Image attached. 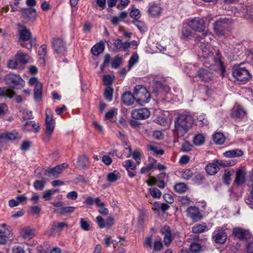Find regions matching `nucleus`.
Instances as JSON below:
<instances>
[{
  "label": "nucleus",
  "instance_id": "53",
  "mask_svg": "<svg viewBox=\"0 0 253 253\" xmlns=\"http://www.w3.org/2000/svg\"><path fill=\"white\" fill-rule=\"evenodd\" d=\"M57 190H49L44 191L43 193L42 198L46 201H49L51 199V196L54 194Z\"/></svg>",
  "mask_w": 253,
  "mask_h": 253
},
{
  "label": "nucleus",
  "instance_id": "45",
  "mask_svg": "<svg viewBox=\"0 0 253 253\" xmlns=\"http://www.w3.org/2000/svg\"><path fill=\"white\" fill-rule=\"evenodd\" d=\"M207 228L205 224H198L192 227V232L194 233H200L204 232Z\"/></svg>",
  "mask_w": 253,
  "mask_h": 253
},
{
  "label": "nucleus",
  "instance_id": "4",
  "mask_svg": "<svg viewBox=\"0 0 253 253\" xmlns=\"http://www.w3.org/2000/svg\"><path fill=\"white\" fill-rule=\"evenodd\" d=\"M45 128L42 139L45 142H48L51 137V135L55 127V122L53 120L52 113L50 109H46L45 111Z\"/></svg>",
  "mask_w": 253,
  "mask_h": 253
},
{
  "label": "nucleus",
  "instance_id": "46",
  "mask_svg": "<svg viewBox=\"0 0 253 253\" xmlns=\"http://www.w3.org/2000/svg\"><path fill=\"white\" fill-rule=\"evenodd\" d=\"M193 175V173L190 169H186L181 171V177L186 180L189 179Z\"/></svg>",
  "mask_w": 253,
  "mask_h": 253
},
{
  "label": "nucleus",
  "instance_id": "58",
  "mask_svg": "<svg viewBox=\"0 0 253 253\" xmlns=\"http://www.w3.org/2000/svg\"><path fill=\"white\" fill-rule=\"evenodd\" d=\"M193 145L188 141H184L181 145V150L183 152H188L192 150Z\"/></svg>",
  "mask_w": 253,
  "mask_h": 253
},
{
  "label": "nucleus",
  "instance_id": "13",
  "mask_svg": "<svg viewBox=\"0 0 253 253\" xmlns=\"http://www.w3.org/2000/svg\"><path fill=\"white\" fill-rule=\"evenodd\" d=\"M187 215L194 221H198L202 219V215L199 209L195 206H191L186 210Z\"/></svg>",
  "mask_w": 253,
  "mask_h": 253
},
{
  "label": "nucleus",
  "instance_id": "22",
  "mask_svg": "<svg viewBox=\"0 0 253 253\" xmlns=\"http://www.w3.org/2000/svg\"><path fill=\"white\" fill-rule=\"evenodd\" d=\"M15 58L21 64H26L30 59L29 56L26 53H23L20 50L17 51Z\"/></svg>",
  "mask_w": 253,
  "mask_h": 253
},
{
  "label": "nucleus",
  "instance_id": "61",
  "mask_svg": "<svg viewBox=\"0 0 253 253\" xmlns=\"http://www.w3.org/2000/svg\"><path fill=\"white\" fill-rule=\"evenodd\" d=\"M130 16L134 20H138L140 17V11L138 9L134 8L130 12Z\"/></svg>",
  "mask_w": 253,
  "mask_h": 253
},
{
  "label": "nucleus",
  "instance_id": "57",
  "mask_svg": "<svg viewBox=\"0 0 253 253\" xmlns=\"http://www.w3.org/2000/svg\"><path fill=\"white\" fill-rule=\"evenodd\" d=\"M182 34L183 37L187 39H190L194 36L193 33L191 31L187 28H183L182 30Z\"/></svg>",
  "mask_w": 253,
  "mask_h": 253
},
{
  "label": "nucleus",
  "instance_id": "40",
  "mask_svg": "<svg viewBox=\"0 0 253 253\" xmlns=\"http://www.w3.org/2000/svg\"><path fill=\"white\" fill-rule=\"evenodd\" d=\"M0 235L7 237H10L11 235L10 230L6 227L4 223L0 225Z\"/></svg>",
  "mask_w": 253,
  "mask_h": 253
},
{
  "label": "nucleus",
  "instance_id": "16",
  "mask_svg": "<svg viewBox=\"0 0 253 253\" xmlns=\"http://www.w3.org/2000/svg\"><path fill=\"white\" fill-rule=\"evenodd\" d=\"M246 171L243 169H239L236 173L234 183L237 186L242 185L246 181Z\"/></svg>",
  "mask_w": 253,
  "mask_h": 253
},
{
  "label": "nucleus",
  "instance_id": "29",
  "mask_svg": "<svg viewBox=\"0 0 253 253\" xmlns=\"http://www.w3.org/2000/svg\"><path fill=\"white\" fill-rule=\"evenodd\" d=\"M148 12L152 16H159L161 13L162 8L158 4H155L151 5L148 10Z\"/></svg>",
  "mask_w": 253,
  "mask_h": 253
},
{
  "label": "nucleus",
  "instance_id": "37",
  "mask_svg": "<svg viewBox=\"0 0 253 253\" xmlns=\"http://www.w3.org/2000/svg\"><path fill=\"white\" fill-rule=\"evenodd\" d=\"M175 191L178 193H183L187 190V186L183 182L176 183L174 187Z\"/></svg>",
  "mask_w": 253,
  "mask_h": 253
},
{
  "label": "nucleus",
  "instance_id": "55",
  "mask_svg": "<svg viewBox=\"0 0 253 253\" xmlns=\"http://www.w3.org/2000/svg\"><path fill=\"white\" fill-rule=\"evenodd\" d=\"M132 23L140 31H144L146 30L145 25L143 22L138 20H134Z\"/></svg>",
  "mask_w": 253,
  "mask_h": 253
},
{
  "label": "nucleus",
  "instance_id": "20",
  "mask_svg": "<svg viewBox=\"0 0 253 253\" xmlns=\"http://www.w3.org/2000/svg\"><path fill=\"white\" fill-rule=\"evenodd\" d=\"M213 62L214 64L219 67L221 76L222 77H224L226 72L225 69L221 60V56L218 52L216 53V57L213 58Z\"/></svg>",
  "mask_w": 253,
  "mask_h": 253
},
{
  "label": "nucleus",
  "instance_id": "54",
  "mask_svg": "<svg viewBox=\"0 0 253 253\" xmlns=\"http://www.w3.org/2000/svg\"><path fill=\"white\" fill-rule=\"evenodd\" d=\"M197 120L199 122V125L201 126H207L209 124L208 121L204 115H200L198 116L197 117Z\"/></svg>",
  "mask_w": 253,
  "mask_h": 253
},
{
  "label": "nucleus",
  "instance_id": "5",
  "mask_svg": "<svg viewBox=\"0 0 253 253\" xmlns=\"http://www.w3.org/2000/svg\"><path fill=\"white\" fill-rule=\"evenodd\" d=\"M134 90L136 101L138 104L143 105L148 102L150 94L145 87L138 85L135 87Z\"/></svg>",
  "mask_w": 253,
  "mask_h": 253
},
{
  "label": "nucleus",
  "instance_id": "7",
  "mask_svg": "<svg viewBox=\"0 0 253 253\" xmlns=\"http://www.w3.org/2000/svg\"><path fill=\"white\" fill-rule=\"evenodd\" d=\"M188 25L194 31L199 32H205V23L204 19L196 17L188 22Z\"/></svg>",
  "mask_w": 253,
  "mask_h": 253
},
{
  "label": "nucleus",
  "instance_id": "30",
  "mask_svg": "<svg viewBox=\"0 0 253 253\" xmlns=\"http://www.w3.org/2000/svg\"><path fill=\"white\" fill-rule=\"evenodd\" d=\"M65 227H67V224L64 222H54L51 227V232L59 233Z\"/></svg>",
  "mask_w": 253,
  "mask_h": 253
},
{
  "label": "nucleus",
  "instance_id": "23",
  "mask_svg": "<svg viewBox=\"0 0 253 253\" xmlns=\"http://www.w3.org/2000/svg\"><path fill=\"white\" fill-rule=\"evenodd\" d=\"M77 165L79 167L83 169L87 168L89 165L88 158L84 155L80 156L78 157Z\"/></svg>",
  "mask_w": 253,
  "mask_h": 253
},
{
  "label": "nucleus",
  "instance_id": "9",
  "mask_svg": "<svg viewBox=\"0 0 253 253\" xmlns=\"http://www.w3.org/2000/svg\"><path fill=\"white\" fill-rule=\"evenodd\" d=\"M220 166H226L221 160H216L208 164L205 169L207 173L210 175L215 174L219 170Z\"/></svg>",
  "mask_w": 253,
  "mask_h": 253
},
{
  "label": "nucleus",
  "instance_id": "50",
  "mask_svg": "<svg viewBox=\"0 0 253 253\" xmlns=\"http://www.w3.org/2000/svg\"><path fill=\"white\" fill-rule=\"evenodd\" d=\"M118 110L116 108H113L108 111L105 115V119L111 120L117 114Z\"/></svg>",
  "mask_w": 253,
  "mask_h": 253
},
{
  "label": "nucleus",
  "instance_id": "35",
  "mask_svg": "<svg viewBox=\"0 0 253 253\" xmlns=\"http://www.w3.org/2000/svg\"><path fill=\"white\" fill-rule=\"evenodd\" d=\"M214 142L219 145L223 144L225 141V137L221 132L215 133L212 136Z\"/></svg>",
  "mask_w": 253,
  "mask_h": 253
},
{
  "label": "nucleus",
  "instance_id": "10",
  "mask_svg": "<svg viewBox=\"0 0 253 253\" xmlns=\"http://www.w3.org/2000/svg\"><path fill=\"white\" fill-rule=\"evenodd\" d=\"M213 239L216 243H224L227 239L225 230L222 228L217 227L213 233Z\"/></svg>",
  "mask_w": 253,
  "mask_h": 253
},
{
  "label": "nucleus",
  "instance_id": "31",
  "mask_svg": "<svg viewBox=\"0 0 253 253\" xmlns=\"http://www.w3.org/2000/svg\"><path fill=\"white\" fill-rule=\"evenodd\" d=\"M42 84H38L34 89V99L36 101H39L42 97Z\"/></svg>",
  "mask_w": 253,
  "mask_h": 253
},
{
  "label": "nucleus",
  "instance_id": "11",
  "mask_svg": "<svg viewBox=\"0 0 253 253\" xmlns=\"http://www.w3.org/2000/svg\"><path fill=\"white\" fill-rule=\"evenodd\" d=\"M68 166L67 163H63L52 169L45 170V174L48 176L57 177Z\"/></svg>",
  "mask_w": 253,
  "mask_h": 253
},
{
  "label": "nucleus",
  "instance_id": "36",
  "mask_svg": "<svg viewBox=\"0 0 253 253\" xmlns=\"http://www.w3.org/2000/svg\"><path fill=\"white\" fill-rule=\"evenodd\" d=\"M38 53L40 60L44 64V57L47 53L46 45L45 44L42 45L39 48Z\"/></svg>",
  "mask_w": 253,
  "mask_h": 253
},
{
  "label": "nucleus",
  "instance_id": "63",
  "mask_svg": "<svg viewBox=\"0 0 253 253\" xmlns=\"http://www.w3.org/2000/svg\"><path fill=\"white\" fill-rule=\"evenodd\" d=\"M113 79L110 75H105L103 78V81L104 85L107 86L112 84Z\"/></svg>",
  "mask_w": 253,
  "mask_h": 253
},
{
  "label": "nucleus",
  "instance_id": "56",
  "mask_svg": "<svg viewBox=\"0 0 253 253\" xmlns=\"http://www.w3.org/2000/svg\"><path fill=\"white\" fill-rule=\"evenodd\" d=\"M36 44V39H34L33 40H30L28 43H26L25 42H22L20 43L21 45L23 47L27 48L28 49H31L33 46H35Z\"/></svg>",
  "mask_w": 253,
  "mask_h": 253
},
{
  "label": "nucleus",
  "instance_id": "8",
  "mask_svg": "<svg viewBox=\"0 0 253 253\" xmlns=\"http://www.w3.org/2000/svg\"><path fill=\"white\" fill-rule=\"evenodd\" d=\"M228 22V20L226 18H220L217 20L214 24L213 29L217 35L220 37L224 36V30Z\"/></svg>",
  "mask_w": 253,
  "mask_h": 253
},
{
  "label": "nucleus",
  "instance_id": "52",
  "mask_svg": "<svg viewBox=\"0 0 253 253\" xmlns=\"http://www.w3.org/2000/svg\"><path fill=\"white\" fill-rule=\"evenodd\" d=\"M123 59L121 57L117 56L114 58L112 62V67L117 69L122 63Z\"/></svg>",
  "mask_w": 253,
  "mask_h": 253
},
{
  "label": "nucleus",
  "instance_id": "2",
  "mask_svg": "<svg viewBox=\"0 0 253 253\" xmlns=\"http://www.w3.org/2000/svg\"><path fill=\"white\" fill-rule=\"evenodd\" d=\"M213 36L211 33L206 32L202 33L200 36L199 41L201 42L200 49L201 50V57L203 58H209L212 56L215 50L213 47L209 44Z\"/></svg>",
  "mask_w": 253,
  "mask_h": 253
},
{
  "label": "nucleus",
  "instance_id": "47",
  "mask_svg": "<svg viewBox=\"0 0 253 253\" xmlns=\"http://www.w3.org/2000/svg\"><path fill=\"white\" fill-rule=\"evenodd\" d=\"M46 182L43 180H36L34 183V187L37 190H43L45 185Z\"/></svg>",
  "mask_w": 253,
  "mask_h": 253
},
{
  "label": "nucleus",
  "instance_id": "1",
  "mask_svg": "<svg viewBox=\"0 0 253 253\" xmlns=\"http://www.w3.org/2000/svg\"><path fill=\"white\" fill-rule=\"evenodd\" d=\"M193 120L188 113L179 114L174 120V134L177 137L183 136L192 127Z\"/></svg>",
  "mask_w": 253,
  "mask_h": 253
},
{
  "label": "nucleus",
  "instance_id": "14",
  "mask_svg": "<svg viewBox=\"0 0 253 253\" xmlns=\"http://www.w3.org/2000/svg\"><path fill=\"white\" fill-rule=\"evenodd\" d=\"M20 138L21 136L19 133L16 131L3 132L0 134V142L6 140H14Z\"/></svg>",
  "mask_w": 253,
  "mask_h": 253
},
{
  "label": "nucleus",
  "instance_id": "48",
  "mask_svg": "<svg viewBox=\"0 0 253 253\" xmlns=\"http://www.w3.org/2000/svg\"><path fill=\"white\" fill-rule=\"evenodd\" d=\"M123 165L124 167L126 169V170L128 169H135L136 168V164L134 163L133 161L130 160H128L125 161Z\"/></svg>",
  "mask_w": 253,
  "mask_h": 253
},
{
  "label": "nucleus",
  "instance_id": "33",
  "mask_svg": "<svg viewBox=\"0 0 253 253\" xmlns=\"http://www.w3.org/2000/svg\"><path fill=\"white\" fill-rule=\"evenodd\" d=\"M75 207H63L61 208L56 209L55 211L60 214H64L65 213H72L74 211Z\"/></svg>",
  "mask_w": 253,
  "mask_h": 253
},
{
  "label": "nucleus",
  "instance_id": "12",
  "mask_svg": "<svg viewBox=\"0 0 253 253\" xmlns=\"http://www.w3.org/2000/svg\"><path fill=\"white\" fill-rule=\"evenodd\" d=\"M150 111L148 109L145 108L135 109L131 112L132 117L137 120L147 119L150 116Z\"/></svg>",
  "mask_w": 253,
  "mask_h": 253
},
{
  "label": "nucleus",
  "instance_id": "64",
  "mask_svg": "<svg viewBox=\"0 0 253 253\" xmlns=\"http://www.w3.org/2000/svg\"><path fill=\"white\" fill-rule=\"evenodd\" d=\"M22 117L24 120L31 119L33 118L32 112L31 111L25 109L22 111Z\"/></svg>",
  "mask_w": 253,
  "mask_h": 253
},
{
  "label": "nucleus",
  "instance_id": "38",
  "mask_svg": "<svg viewBox=\"0 0 253 253\" xmlns=\"http://www.w3.org/2000/svg\"><path fill=\"white\" fill-rule=\"evenodd\" d=\"M205 141V137L202 134H198L193 138V143L195 145L201 146Z\"/></svg>",
  "mask_w": 253,
  "mask_h": 253
},
{
  "label": "nucleus",
  "instance_id": "17",
  "mask_svg": "<svg viewBox=\"0 0 253 253\" xmlns=\"http://www.w3.org/2000/svg\"><path fill=\"white\" fill-rule=\"evenodd\" d=\"M8 84H11L13 85H21L24 84V81L22 78L18 75L16 74H10L8 75L6 78Z\"/></svg>",
  "mask_w": 253,
  "mask_h": 253
},
{
  "label": "nucleus",
  "instance_id": "25",
  "mask_svg": "<svg viewBox=\"0 0 253 253\" xmlns=\"http://www.w3.org/2000/svg\"><path fill=\"white\" fill-rule=\"evenodd\" d=\"M114 45L117 49L126 50L130 47V43L129 42H123L121 40L117 39L115 41Z\"/></svg>",
  "mask_w": 253,
  "mask_h": 253
},
{
  "label": "nucleus",
  "instance_id": "18",
  "mask_svg": "<svg viewBox=\"0 0 253 253\" xmlns=\"http://www.w3.org/2000/svg\"><path fill=\"white\" fill-rule=\"evenodd\" d=\"M122 100L124 103L127 106L132 105L134 101L136 100L134 91L133 94L129 91L125 92L122 96Z\"/></svg>",
  "mask_w": 253,
  "mask_h": 253
},
{
  "label": "nucleus",
  "instance_id": "26",
  "mask_svg": "<svg viewBox=\"0 0 253 253\" xmlns=\"http://www.w3.org/2000/svg\"><path fill=\"white\" fill-rule=\"evenodd\" d=\"M15 95V92L13 89L6 87H0V97H7L12 98Z\"/></svg>",
  "mask_w": 253,
  "mask_h": 253
},
{
  "label": "nucleus",
  "instance_id": "34",
  "mask_svg": "<svg viewBox=\"0 0 253 253\" xmlns=\"http://www.w3.org/2000/svg\"><path fill=\"white\" fill-rule=\"evenodd\" d=\"M19 36L20 40L23 42L27 41L30 39L31 37V33L28 29L24 28L20 30L19 33Z\"/></svg>",
  "mask_w": 253,
  "mask_h": 253
},
{
  "label": "nucleus",
  "instance_id": "43",
  "mask_svg": "<svg viewBox=\"0 0 253 253\" xmlns=\"http://www.w3.org/2000/svg\"><path fill=\"white\" fill-rule=\"evenodd\" d=\"M147 149L148 151L152 152L153 154L156 155H162L164 153V150L162 149H158L156 146L152 144L147 145Z\"/></svg>",
  "mask_w": 253,
  "mask_h": 253
},
{
  "label": "nucleus",
  "instance_id": "59",
  "mask_svg": "<svg viewBox=\"0 0 253 253\" xmlns=\"http://www.w3.org/2000/svg\"><path fill=\"white\" fill-rule=\"evenodd\" d=\"M191 251L193 253H198L201 250V246L198 243H193L190 246Z\"/></svg>",
  "mask_w": 253,
  "mask_h": 253
},
{
  "label": "nucleus",
  "instance_id": "24",
  "mask_svg": "<svg viewBox=\"0 0 253 253\" xmlns=\"http://www.w3.org/2000/svg\"><path fill=\"white\" fill-rule=\"evenodd\" d=\"M246 113L245 110L242 107L237 106L233 109L231 116L234 118H238L244 116Z\"/></svg>",
  "mask_w": 253,
  "mask_h": 253
},
{
  "label": "nucleus",
  "instance_id": "3",
  "mask_svg": "<svg viewBox=\"0 0 253 253\" xmlns=\"http://www.w3.org/2000/svg\"><path fill=\"white\" fill-rule=\"evenodd\" d=\"M243 65V63L235 65L232 68V75L239 83L244 84L250 79L251 75L245 67L242 66Z\"/></svg>",
  "mask_w": 253,
  "mask_h": 253
},
{
  "label": "nucleus",
  "instance_id": "27",
  "mask_svg": "<svg viewBox=\"0 0 253 253\" xmlns=\"http://www.w3.org/2000/svg\"><path fill=\"white\" fill-rule=\"evenodd\" d=\"M21 235L25 239H30L35 235V230L30 228H25L21 231Z\"/></svg>",
  "mask_w": 253,
  "mask_h": 253
},
{
  "label": "nucleus",
  "instance_id": "42",
  "mask_svg": "<svg viewBox=\"0 0 253 253\" xmlns=\"http://www.w3.org/2000/svg\"><path fill=\"white\" fill-rule=\"evenodd\" d=\"M156 162L157 161L156 160L153 159L152 161L146 166L143 167L141 169V173H145L152 170L154 168V165L156 163Z\"/></svg>",
  "mask_w": 253,
  "mask_h": 253
},
{
  "label": "nucleus",
  "instance_id": "28",
  "mask_svg": "<svg viewBox=\"0 0 253 253\" xmlns=\"http://www.w3.org/2000/svg\"><path fill=\"white\" fill-rule=\"evenodd\" d=\"M104 50V44L103 42H100L98 44H95L91 48V52L95 56H98L103 52Z\"/></svg>",
  "mask_w": 253,
  "mask_h": 253
},
{
  "label": "nucleus",
  "instance_id": "44",
  "mask_svg": "<svg viewBox=\"0 0 253 253\" xmlns=\"http://www.w3.org/2000/svg\"><path fill=\"white\" fill-rule=\"evenodd\" d=\"M139 56L137 53L133 54L128 61V70H130L134 64L138 62Z\"/></svg>",
  "mask_w": 253,
  "mask_h": 253
},
{
  "label": "nucleus",
  "instance_id": "21",
  "mask_svg": "<svg viewBox=\"0 0 253 253\" xmlns=\"http://www.w3.org/2000/svg\"><path fill=\"white\" fill-rule=\"evenodd\" d=\"M198 77L199 78L205 82H209L211 80L212 77V74L208 70L200 69L198 71Z\"/></svg>",
  "mask_w": 253,
  "mask_h": 253
},
{
  "label": "nucleus",
  "instance_id": "41",
  "mask_svg": "<svg viewBox=\"0 0 253 253\" xmlns=\"http://www.w3.org/2000/svg\"><path fill=\"white\" fill-rule=\"evenodd\" d=\"M114 89L110 86H106L104 93L105 98L109 102L112 100Z\"/></svg>",
  "mask_w": 253,
  "mask_h": 253
},
{
  "label": "nucleus",
  "instance_id": "15",
  "mask_svg": "<svg viewBox=\"0 0 253 253\" xmlns=\"http://www.w3.org/2000/svg\"><path fill=\"white\" fill-rule=\"evenodd\" d=\"M161 232L165 235L164 242L166 246H169L173 238L171 235V230L168 226L165 225L161 229Z\"/></svg>",
  "mask_w": 253,
  "mask_h": 253
},
{
  "label": "nucleus",
  "instance_id": "6",
  "mask_svg": "<svg viewBox=\"0 0 253 253\" xmlns=\"http://www.w3.org/2000/svg\"><path fill=\"white\" fill-rule=\"evenodd\" d=\"M52 43L54 51L58 56L61 57L65 55L67 51L66 46L61 39H53Z\"/></svg>",
  "mask_w": 253,
  "mask_h": 253
},
{
  "label": "nucleus",
  "instance_id": "60",
  "mask_svg": "<svg viewBox=\"0 0 253 253\" xmlns=\"http://www.w3.org/2000/svg\"><path fill=\"white\" fill-rule=\"evenodd\" d=\"M80 225L82 229L84 231L89 230L90 226L87 221L84 218H81L80 219Z\"/></svg>",
  "mask_w": 253,
  "mask_h": 253
},
{
  "label": "nucleus",
  "instance_id": "62",
  "mask_svg": "<svg viewBox=\"0 0 253 253\" xmlns=\"http://www.w3.org/2000/svg\"><path fill=\"white\" fill-rule=\"evenodd\" d=\"M29 125H32V128H33L35 133H37L38 132H39V129L40 128V126L39 124H37L35 123L34 121H30L27 122V125L26 126H27Z\"/></svg>",
  "mask_w": 253,
  "mask_h": 253
},
{
  "label": "nucleus",
  "instance_id": "32",
  "mask_svg": "<svg viewBox=\"0 0 253 253\" xmlns=\"http://www.w3.org/2000/svg\"><path fill=\"white\" fill-rule=\"evenodd\" d=\"M243 152L239 149H235L225 152L224 155L226 157H239L243 155Z\"/></svg>",
  "mask_w": 253,
  "mask_h": 253
},
{
  "label": "nucleus",
  "instance_id": "49",
  "mask_svg": "<svg viewBox=\"0 0 253 253\" xmlns=\"http://www.w3.org/2000/svg\"><path fill=\"white\" fill-rule=\"evenodd\" d=\"M119 177V173L117 171L109 173L107 175V180L110 182L116 181Z\"/></svg>",
  "mask_w": 253,
  "mask_h": 253
},
{
  "label": "nucleus",
  "instance_id": "51",
  "mask_svg": "<svg viewBox=\"0 0 253 253\" xmlns=\"http://www.w3.org/2000/svg\"><path fill=\"white\" fill-rule=\"evenodd\" d=\"M149 191L150 195L154 198H160L161 196V192L157 188H150Z\"/></svg>",
  "mask_w": 253,
  "mask_h": 253
},
{
  "label": "nucleus",
  "instance_id": "39",
  "mask_svg": "<svg viewBox=\"0 0 253 253\" xmlns=\"http://www.w3.org/2000/svg\"><path fill=\"white\" fill-rule=\"evenodd\" d=\"M23 12L29 18L35 19L36 17V10L34 8L30 7L23 9Z\"/></svg>",
  "mask_w": 253,
  "mask_h": 253
},
{
  "label": "nucleus",
  "instance_id": "19",
  "mask_svg": "<svg viewBox=\"0 0 253 253\" xmlns=\"http://www.w3.org/2000/svg\"><path fill=\"white\" fill-rule=\"evenodd\" d=\"M233 233L235 237L242 239H247L250 236V233L248 231L245 230L241 228H234Z\"/></svg>",
  "mask_w": 253,
  "mask_h": 253
}]
</instances>
